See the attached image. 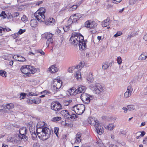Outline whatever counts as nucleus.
Returning a JSON list of instances; mask_svg holds the SVG:
<instances>
[{
	"mask_svg": "<svg viewBox=\"0 0 147 147\" xmlns=\"http://www.w3.org/2000/svg\"><path fill=\"white\" fill-rule=\"evenodd\" d=\"M89 88L94 94L99 96L103 95L105 88L103 85L99 84H91L89 85Z\"/></svg>",
	"mask_w": 147,
	"mask_h": 147,
	"instance_id": "f257e3e1",
	"label": "nucleus"
},
{
	"mask_svg": "<svg viewBox=\"0 0 147 147\" xmlns=\"http://www.w3.org/2000/svg\"><path fill=\"white\" fill-rule=\"evenodd\" d=\"M38 129H36L38 137L43 141L48 139L50 137L51 134L53 133L52 130L46 127L43 128L40 132H38Z\"/></svg>",
	"mask_w": 147,
	"mask_h": 147,
	"instance_id": "f03ea898",
	"label": "nucleus"
},
{
	"mask_svg": "<svg viewBox=\"0 0 147 147\" xmlns=\"http://www.w3.org/2000/svg\"><path fill=\"white\" fill-rule=\"evenodd\" d=\"M89 123L92 125H94L97 133L101 135L104 132V129L103 127L100 125L98 121L95 120V118L91 117L88 118V119Z\"/></svg>",
	"mask_w": 147,
	"mask_h": 147,
	"instance_id": "7ed1b4c3",
	"label": "nucleus"
},
{
	"mask_svg": "<svg viewBox=\"0 0 147 147\" xmlns=\"http://www.w3.org/2000/svg\"><path fill=\"white\" fill-rule=\"evenodd\" d=\"M20 70L22 73L27 74V75L28 76L30 74H33L36 71V69L33 67L28 65L22 66Z\"/></svg>",
	"mask_w": 147,
	"mask_h": 147,
	"instance_id": "20e7f679",
	"label": "nucleus"
},
{
	"mask_svg": "<svg viewBox=\"0 0 147 147\" xmlns=\"http://www.w3.org/2000/svg\"><path fill=\"white\" fill-rule=\"evenodd\" d=\"M40 11H37L34 14V16L38 21L40 22H44L45 21V16L44 14L46 12V9L44 8H41Z\"/></svg>",
	"mask_w": 147,
	"mask_h": 147,
	"instance_id": "39448f33",
	"label": "nucleus"
},
{
	"mask_svg": "<svg viewBox=\"0 0 147 147\" xmlns=\"http://www.w3.org/2000/svg\"><path fill=\"white\" fill-rule=\"evenodd\" d=\"M19 134H17L16 136L19 140H23L26 141L28 139V137L26 136L27 134V129L26 127H24L20 129L19 130Z\"/></svg>",
	"mask_w": 147,
	"mask_h": 147,
	"instance_id": "423d86ee",
	"label": "nucleus"
},
{
	"mask_svg": "<svg viewBox=\"0 0 147 147\" xmlns=\"http://www.w3.org/2000/svg\"><path fill=\"white\" fill-rule=\"evenodd\" d=\"M94 98L93 96L87 94L86 93H83L80 96V98L82 101L85 104H87L89 103L90 100H92Z\"/></svg>",
	"mask_w": 147,
	"mask_h": 147,
	"instance_id": "0eeeda50",
	"label": "nucleus"
},
{
	"mask_svg": "<svg viewBox=\"0 0 147 147\" xmlns=\"http://www.w3.org/2000/svg\"><path fill=\"white\" fill-rule=\"evenodd\" d=\"M85 107L82 104H77L74 105V112L78 115L82 114L85 110Z\"/></svg>",
	"mask_w": 147,
	"mask_h": 147,
	"instance_id": "6e6552de",
	"label": "nucleus"
},
{
	"mask_svg": "<svg viewBox=\"0 0 147 147\" xmlns=\"http://www.w3.org/2000/svg\"><path fill=\"white\" fill-rule=\"evenodd\" d=\"M84 66V64L82 62H80L79 65H77L75 67L76 69H78V71L76 73V75L75 76L77 80L79 81H81L82 80L81 78V74L79 71Z\"/></svg>",
	"mask_w": 147,
	"mask_h": 147,
	"instance_id": "1a4fd4ad",
	"label": "nucleus"
},
{
	"mask_svg": "<svg viewBox=\"0 0 147 147\" xmlns=\"http://www.w3.org/2000/svg\"><path fill=\"white\" fill-rule=\"evenodd\" d=\"M62 82L58 79L55 80L53 83V90L54 92H57L61 87Z\"/></svg>",
	"mask_w": 147,
	"mask_h": 147,
	"instance_id": "9d476101",
	"label": "nucleus"
},
{
	"mask_svg": "<svg viewBox=\"0 0 147 147\" xmlns=\"http://www.w3.org/2000/svg\"><path fill=\"white\" fill-rule=\"evenodd\" d=\"M51 108L55 111H58L62 109V107L58 102H53L51 104Z\"/></svg>",
	"mask_w": 147,
	"mask_h": 147,
	"instance_id": "9b49d317",
	"label": "nucleus"
},
{
	"mask_svg": "<svg viewBox=\"0 0 147 147\" xmlns=\"http://www.w3.org/2000/svg\"><path fill=\"white\" fill-rule=\"evenodd\" d=\"M78 35L79 36H81V37L82 38V39L81 38V40L82 41L81 42H79L78 44V46H79L80 50H84L86 47V42L84 40L83 36L80 33H79Z\"/></svg>",
	"mask_w": 147,
	"mask_h": 147,
	"instance_id": "f8f14e48",
	"label": "nucleus"
},
{
	"mask_svg": "<svg viewBox=\"0 0 147 147\" xmlns=\"http://www.w3.org/2000/svg\"><path fill=\"white\" fill-rule=\"evenodd\" d=\"M97 25V24L94 21L88 20L85 23V26L88 28H93L96 27Z\"/></svg>",
	"mask_w": 147,
	"mask_h": 147,
	"instance_id": "ddd939ff",
	"label": "nucleus"
},
{
	"mask_svg": "<svg viewBox=\"0 0 147 147\" xmlns=\"http://www.w3.org/2000/svg\"><path fill=\"white\" fill-rule=\"evenodd\" d=\"M61 114L65 118L69 119V120H70L71 119H72L73 117L72 115H74V114L70 115L67 110H62Z\"/></svg>",
	"mask_w": 147,
	"mask_h": 147,
	"instance_id": "4468645a",
	"label": "nucleus"
},
{
	"mask_svg": "<svg viewBox=\"0 0 147 147\" xmlns=\"http://www.w3.org/2000/svg\"><path fill=\"white\" fill-rule=\"evenodd\" d=\"M53 34L50 32H47L44 34V36L45 38L47 39V44L48 45L51 43H52L53 42V40L52 38Z\"/></svg>",
	"mask_w": 147,
	"mask_h": 147,
	"instance_id": "2eb2a0df",
	"label": "nucleus"
},
{
	"mask_svg": "<svg viewBox=\"0 0 147 147\" xmlns=\"http://www.w3.org/2000/svg\"><path fill=\"white\" fill-rule=\"evenodd\" d=\"M78 34L74 32V46H78V44L79 42H81L80 39L81 38L80 37L81 36H79L78 34Z\"/></svg>",
	"mask_w": 147,
	"mask_h": 147,
	"instance_id": "dca6fc26",
	"label": "nucleus"
},
{
	"mask_svg": "<svg viewBox=\"0 0 147 147\" xmlns=\"http://www.w3.org/2000/svg\"><path fill=\"white\" fill-rule=\"evenodd\" d=\"M44 23L47 25H53L55 23V21L54 19L53 18H50L44 22Z\"/></svg>",
	"mask_w": 147,
	"mask_h": 147,
	"instance_id": "f3484780",
	"label": "nucleus"
},
{
	"mask_svg": "<svg viewBox=\"0 0 147 147\" xmlns=\"http://www.w3.org/2000/svg\"><path fill=\"white\" fill-rule=\"evenodd\" d=\"M3 107H4V109H11L14 108V105L12 103L4 104Z\"/></svg>",
	"mask_w": 147,
	"mask_h": 147,
	"instance_id": "a211bd4d",
	"label": "nucleus"
},
{
	"mask_svg": "<svg viewBox=\"0 0 147 147\" xmlns=\"http://www.w3.org/2000/svg\"><path fill=\"white\" fill-rule=\"evenodd\" d=\"M45 123L43 122H39L37 124L36 128L37 129H38H38H40L41 130L43 128H45L44 126Z\"/></svg>",
	"mask_w": 147,
	"mask_h": 147,
	"instance_id": "6ab92c4d",
	"label": "nucleus"
},
{
	"mask_svg": "<svg viewBox=\"0 0 147 147\" xmlns=\"http://www.w3.org/2000/svg\"><path fill=\"white\" fill-rule=\"evenodd\" d=\"M87 80L89 83H92L94 80L92 75L91 72H90L87 78Z\"/></svg>",
	"mask_w": 147,
	"mask_h": 147,
	"instance_id": "aec40b11",
	"label": "nucleus"
},
{
	"mask_svg": "<svg viewBox=\"0 0 147 147\" xmlns=\"http://www.w3.org/2000/svg\"><path fill=\"white\" fill-rule=\"evenodd\" d=\"M37 24L38 23L35 19H32L30 21V25L32 27H36L37 25Z\"/></svg>",
	"mask_w": 147,
	"mask_h": 147,
	"instance_id": "412c9836",
	"label": "nucleus"
},
{
	"mask_svg": "<svg viewBox=\"0 0 147 147\" xmlns=\"http://www.w3.org/2000/svg\"><path fill=\"white\" fill-rule=\"evenodd\" d=\"M82 17V15L80 13L74 14V22H77Z\"/></svg>",
	"mask_w": 147,
	"mask_h": 147,
	"instance_id": "4be33fe9",
	"label": "nucleus"
},
{
	"mask_svg": "<svg viewBox=\"0 0 147 147\" xmlns=\"http://www.w3.org/2000/svg\"><path fill=\"white\" fill-rule=\"evenodd\" d=\"M68 123H65V125L67 126L68 127H72L73 125V121L72 119H71L70 120H69V119H68Z\"/></svg>",
	"mask_w": 147,
	"mask_h": 147,
	"instance_id": "5701e85b",
	"label": "nucleus"
},
{
	"mask_svg": "<svg viewBox=\"0 0 147 147\" xmlns=\"http://www.w3.org/2000/svg\"><path fill=\"white\" fill-rule=\"evenodd\" d=\"M49 70L51 73H55L57 71V68L55 65H53L49 69Z\"/></svg>",
	"mask_w": 147,
	"mask_h": 147,
	"instance_id": "b1692460",
	"label": "nucleus"
},
{
	"mask_svg": "<svg viewBox=\"0 0 147 147\" xmlns=\"http://www.w3.org/2000/svg\"><path fill=\"white\" fill-rule=\"evenodd\" d=\"M61 118L59 117H53L51 119L52 121L54 122L58 121L61 120Z\"/></svg>",
	"mask_w": 147,
	"mask_h": 147,
	"instance_id": "393cba45",
	"label": "nucleus"
},
{
	"mask_svg": "<svg viewBox=\"0 0 147 147\" xmlns=\"http://www.w3.org/2000/svg\"><path fill=\"white\" fill-rule=\"evenodd\" d=\"M74 20V15H71L69 19L68 20L67 22L68 24L67 25H69V24H70V26H71V24L73 22V20Z\"/></svg>",
	"mask_w": 147,
	"mask_h": 147,
	"instance_id": "a878e982",
	"label": "nucleus"
},
{
	"mask_svg": "<svg viewBox=\"0 0 147 147\" xmlns=\"http://www.w3.org/2000/svg\"><path fill=\"white\" fill-rule=\"evenodd\" d=\"M32 135V139L35 142H37V136L35 133L31 134Z\"/></svg>",
	"mask_w": 147,
	"mask_h": 147,
	"instance_id": "bb28decb",
	"label": "nucleus"
},
{
	"mask_svg": "<svg viewBox=\"0 0 147 147\" xmlns=\"http://www.w3.org/2000/svg\"><path fill=\"white\" fill-rule=\"evenodd\" d=\"M79 92H81L84 93V92L86 89V87L84 86H82L81 87L78 88Z\"/></svg>",
	"mask_w": 147,
	"mask_h": 147,
	"instance_id": "cd10ccee",
	"label": "nucleus"
},
{
	"mask_svg": "<svg viewBox=\"0 0 147 147\" xmlns=\"http://www.w3.org/2000/svg\"><path fill=\"white\" fill-rule=\"evenodd\" d=\"M0 75L3 77H6V72L3 70H0Z\"/></svg>",
	"mask_w": 147,
	"mask_h": 147,
	"instance_id": "c85d7f7f",
	"label": "nucleus"
},
{
	"mask_svg": "<svg viewBox=\"0 0 147 147\" xmlns=\"http://www.w3.org/2000/svg\"><path fill=\"white\" fill-rule=\"evenodd\" d=\"M72 88H70L68 90L67 94L68 96L72 95L74 94V92L72 91Z\"/></svg>",
	"mask_w": 147,
	"mask_h": 147,
	"instance_id": "c756f323",
	"label": "nucleus"
},
{
	"mask_svg": "<svg viewBox=\"0 0 147 147\" xmlns=\"http://www.w3.org/2000/svg\"><path fill=\"white\" fill-rule=\"evenodd\" d=\"M82 3V1H80L78 2V3H76V4H74V9H76L79 6L80 4Z\"/></svg>",
	"mask_w": 147,
	"mask_h": 147,
	"instance_id": "7c9ffc66",
	"label": "nucleus"
},
{
	"mask_svg": "<svg viewBox=\"0 0 147 147\" xmlns=\"http://www.w3.org/2000/svg\"><path fill=\"white\" fill-rule=\"evenodd\" d=\"M21 20L23 22L25 23L28 21V19L25 15H24L21 18Z\"/></svg>",
	"mask_w": 147,
	"mask_h": 147,
	"instance_id": "2f4dec72",
	"label": "nucleus"
},
{
	"mask_svg": "<svg viewBox=\"0 0 147 147\" xmlns=\"http://www.w3.org/2000/svg\"><path fill=\"white\" fill-rule=\"evenodd\" d=\"M114 127V126L113 124H110L107 126V128L110 130H112Z\"/></svg>",
	"mask_w": 147,
	"mask_h": 147,
	"instance_id": "473e14b6",
	"label": "nucleus"
},
{
	"mask_svg": "<svg viewBox=\"0 0 147 147\" xmlns=\"http://www.w3.org/2000/svg\"><path fill=\"white\" fill-rule=\"evenodd\" d=\"M7 16L5 12L4 11H2L1 13L0 14V17H1L3 19L5 18Z\"/></svg>",
	"mask_w": 147,
	"mask_h": 147,
	"instance_id": "72a5a7b5",
	"label": "nucleus"
},
{
	"mask_svg": "<svg viewBox=\"0 0 147 147\" xmlns=\"http://www.w3.org/2000/svg\"><path fill=\"white\" fill-rule=\"evenodd\" d=\"M70 27V24H69V25H67L66 26H64L63 28V30L65 32H67L69 30V29Z\"/></svg>",
	"mask_w": 147,
	"mask_h": 147,
	"instance_id": "f704fd0d",
	"label": "nucleus"
},
{
	"mask_svg": "<svg viewBox=\"0 0 147 147\" xmlns=\"http://www.w3.org/2000/svg\"><path fill=\"white\" fill-rule=\"evenodd\" d=\"M127 107V110L128 109L129 111L133 110L135 109L134 106L133 105H128Z\"/></svg>",
	"mask_w": 147,
	"mask_h": 147,
	"instance_id": "c9c22d12",
	"label": "nucleus"
},
{
	"mask_svg": "<svg viewBox=\"0 0 147 147\" xmlns=\"http://www.w3.org/2000/svg\"><path fill=\"white\" fill-rule=\"evenodd\" d=\"M146 59L145 56L144 55L141 54L139 57V59L140 60H144Z\"/></svg>",
	"mask_w": 147,
	"mask_h": 147,
	"instance_id": "e433bc0d",
	"label": "nucleus"
},
{
	"mask_svg": "<svg viewBox=\"0 0 147 147\" xmlns=\"http://www.w3.org/2000/svg\"><path fill=\"white\" fill-rule=\"evenodd\" d=\"M131 93L129 92L126 91L124 93V96L126 98H127L130 96L131 95Z\"/></svg>",
	"mask_w": 147,
	"mask_h": 147,
	"instance_id": "4c0bfd02",
	"label": "nucleus"
},
{
	"mask_svg": "<svg viewBox=\"0 0 147 147\" xmlns=\"http://www.w3.org/2000/svg\"><path fill=\"white\" fill-rule=\"evenodd\" d=\"M59 128L58 127H55L54 129V133L57 136H58L59 133Z\"/></svg>",
	"mask_w": 147,
	"mask_h": 147,
	"instance_id": "58836bf2",
	"label": "nucleus"
},
{
	"mask_svg": "<svg viewBox=\"0 0 147 147\" xmlns=\"http://www.w3.org/2000/svg\"><path fill=\"white\" fill-rule=\"evenodd\" d=\"M31 134L35 133V128L34 127H31L29 128Z\"/></svg>",
	"mask_w": 147,
	"mask_h": 147,
	"instance_id": "ea45409f",
	"label": "nucleus"
},
{
	"mask_svg": "<svg viewBox=\"0 0 147 147\" xmlns=\"http://www.w3.org/2000/svg\"><path fill=\"white\" fill-rule=\"evenodd\" d=\"M18 61H24L26 60L25 59L24 57L21 56L18 59H16Z\"/></svg>",
	"mask_w": 147,
	"mask_h": 147,
	"instance_id": "a19ab883",
	"label": "nucleus"
},
{
	"mask_svg": "<svg viewBox=\"0 0 147 147\" xmlns=\"http://www.w3.org/2000/svg\"><path fill=\"white\" fill-rule=\"evenodd\" d=\"M127 90V91L131 93L133 91V88H132L131 85H129L128 86Z\"/></svg>",
	"mask_w": 147,
	"mask_h": 147,
	"instance_id": "79ce46f5",
	"label": "nucleus"
},
{
	"mask_svg": "<svg viewBox=\"0 0 147 147\" xmlns=\"http://www.w3.org/2000/svg\"><path fill=\"white\" fill-rule=\"evenodd\" d=\"M73 33H72V36L70 37V39L69 40V42L71 43V45H73V42H74V37L73 36Z\"/></svg>",
	"mask_w": 147,
	"mask_h": 147,
	"instance_id": "37998d69",
	"label": "nucleus"
},
{
	"mask_svg": "<svg viewBox=\"0 0 147 147\" xmlns=\"http://www.w3.org/2000/svg\"><path fill=\"white\" fill-rule=\"evenodd\" d=\"M117 62L119 65H120L122 63V59L120 57H119L117 58Z\"/></svg>",
	"mask_w": 147,
	"mask_h": 147,
	"instance_id": "c03bdc74",
	"label": "nucleus"
},
{
	"mask_svg": "<svg viewBox=\"0 0 147 147\" xmlns=\"http://www.w3.org/2000/svg\"><path fill=\"white\" fill-rule=\"evenodd\" d=\"M140 133H141V134L140 135V136H141V137H143L145 134L146 133L144 131H142V132L139 131L138 132L136 133V135L138 134H140Z\"/></svg>",
	"mask_w": 147,
	"mask_h": 147,
	"instance_id": "a18cd8bd",
	"label": "nucleus"
},
{
	"mask_svg": "<svg viewBox=\"0 0 147 147\" xmlns=\"http://www.w3.org/2000/svg\"><path fill=\"white\" fill-rule=\"evenodd\" d=\"M122 34V32L119 31L116 34L114 35V36L115 37H117L121 35Z\"/></svg>",
	"mask_w": 147,
	"mask_h": 147,
	"instance_id": "49530a36",
	"label": "nucleus"
},
{
	"mask_svg": "<svg viewBox=\"0 0 147 147\" xmlns=\"http://www.w3.org/2000/svg\"><path fill=\"white\" fill-rule=\"evenodd\" d=\"M79 91V90L78 88L77 89L74 88V95L75 94L76 95L77 94L80 93L81 92H80Z\"/></svg>",
	"mask_w": 147,
	"mask_h": 147,
	"instance_id": "de8ad7c7",
	"label": "nucleus"
},
{
	"mask_svg": "<svg viewBox=\"0 0 147 147\" xmlns=\"http://www.w3.org/2000/svg\"><path fill=\"white\" fill-rule=\"evenodd\" d=\"M81 133L80 132H78V134L76 135V136L75 138L77 139H80L81 137Z\"/></svg>",
	"mask_w": 147,
	"mask_h": 147,
	"instance_id": "09e8293b",
	"label": "nucleus"
},
{
	"mask_svg": "<svg viewBox=\"0 0 147 147\" xmlns=\"http://www.w3.org/2000/svg\"><path fill=\"white\" fill-rule=\"evenodd\" d=\"M102 68L104 70H106L107 69H108V65L106 64H104V65H102Z\"/></svg>",
	"mask_w": 147,
	"mask_h": 147,
	"instance_id": "8fccbe9b",
	"label": "nucleus"
},
{
	"mask_svg": "<svg viewBox=\"0 0 147 147\" xmlns=\"http://www.w3.org/2000/svg\"><path fill=\"white\" fill-rule=\"evenodd\" d=\"M26 93H22L20 94V99H24L26 97Z\"/></svg>",
	"mask_w": 147,
	"mask_h": 147,
	"instance_id": "3c124183",
	"label": "nucleus"
},
{
	"mask_svg": "<svg viewBox=\"0 0 147 147\" xmlns=\"http://www.w3.org/2000/svg\"><path fill=\"white\" fill-rule=\"evenodd\" d=\"M37 52L40 53V54L43 55H45V53L41 49L37 50Z\"/></svg>",
	"mask_w": 147,
	"mask_h": 147,
	"instance_id": "603ef678",
	"label": "nucleus"
},
{
	"mask_svg": "<svg viewBox=\"0 0 147 147\" xmlns=\"http://www.w3.org/2000/svg\"><path fill=\"white\" fill-rule=\"evenodd\" d=\"M76 140L74 142V143H76L77 144L80 143L81 141V139H77L75 138Z\"/></svg>",
	"mask_w": 147,
	"mask_h": 147,
	"instance_id": "864d4df0",
	"label": "nucleus"
},
{
	"mask_svg": "<svg viewBox=\"0 0 147 147\" xmlns=\"http://www.w3.org/2000/svg\"><path fill=\"white\" fill-rule=\"evenodd\" d=\"M26 30H22V29H20L19 31L18 32V33L19 34H21L23 33Z\"/></svg>",
	"mask_w": 147,
	"mask_h": 147,
	"instance_id": "5fc2aeb1",
	"label": "nucleus"
},
{
	"mask_svg": "<svg viewBox=\"0 0 147 147\" xmlns=\"http://www.w3.org/2000/svg\"><path fill=\"white\" fill-rule=\"evenodd\" d=\"M68 71L69 72L72 73L73 71V67H70L69 68L68 70Z\"/></svg>",
	"mask_w": 147,
	"mask_h": 147,
	"instance_id": "6e6d98bb",
	"label": "nucleus"
},
{
	"mask_svg": "<svg viewBox=\"0 0 147 147\" xmlns=\"http://www.w3.org/2000/svg\"><path fill=\"white\" fill-rule=\"evenodd\" d=\"M122 0H114L113 3L115 4H117L120 2Z\"/></svg>",
	"mask_w": 147,
	"mask_h": 147,
	"instance_id": "4d7b16f0",
	"label": "nucleus"
},
{
	"mask_svg": "<svg viewBox=\"0 0 147 147\" xmlns=\"http://www.w3.org/2000/svg\"><path fill=\"white\" fill-rule=\"evenodd\" d=\"M13 15L14 17H16L19 15V13L18 12H15L13 14Z\"/></svg>",
	"mask_w": 147,
	"mask_h": 147,
	"instance_id": "13d9d810",
	"label": "nucleus"
},
{
	"mask_svg": "<svg viewBox=\"0 0 147 147\" xmlns=\"http://www.w3.org/2000/svg\"><path fill=\"white\" fill-rule=\"evenodd\" d=\"M33 145V147H38V143L37 142H35Z\"/></svg>",
	"mask_w": 147,
	"mask_h": 147,
	"instance_id": "bf43d9fd",
	"label": "nucleus"
},
{
	"mask_svg": "<svg viewBox=\"0 0 147 147\" xmlns=\"http://www.w3.org/2000/svg\"><path fill=\"white\" fill-rule=\"evenodd\" d=\"M109 23L108 22H106V23H104V24L102 25V26L103 27H105L109 25Z\"/></svg>",
	"mask_w": 147,
	"mask_h": 147,
	"instance_id": "052dcab7",
	"label": "nucleus"
},
{
	"mask_svg": "<svg viewBox=\"0 0 147 147\" xmlns=\"http://www.w3.org/2000/svg\"><path fill=\"white\" fill-rule=\"evenodd\" d=\"M127 133V132L123 130L120 132V133L121 134H123V135H125Z\"/></svg>",
	"mask_w": 147,
	"mask_h": 147,
	"instance_id": "680f3d73",
	"label": "nucleus"
},
{
	"mask_svg": "<svg viewBox=\"0 0 147 147\" xmlns=\"http://www.w3.org/2000/svg\"><path fill=\"white\" fill-rule=\"evenodd\" d=\"M143 143L144 144H146L147 143V137H146L143 140Z\"/></svg>",
	"mask_w": 147,
	"mask_h": 147,
	"instance_id": "e2e57ef3",
	"label": "nucleus"
},
{
	"mask_svg": "<svg viewBox=\"0 0 147 147\" xmlns=\"http://www.w3.org/2000/svg\"><path fill=\"white\" fill-rule=\"evenodd\" d=\"M122 109L123 110H124V112L125 113H126L127 112V109L125 107H123L122 108Z\"/></svg>",
	"mask_w": 147,
	"mask_h": 147,
	"instance_id": "0e129e2a",
	"label": "nucleus"
},
{
	"mask_svg": "<svg viewBox=\"0 0 147 147\" xmlns=\"http://www.w3.org/2000/svg\"><path fill=\"white\" fill-rule=\"evenodd\" d=\"M28 95L30 96H33L34 95V93L32 92H29L28 93Z\"/></svg>",
	"mask_w": 147,
	"mask_h": 147,
	"instance_id": "69168bd1",
	"label": "nucleus"
},
{
	"mask_svg": "<svg viewBox=\"0 0 147 147\" xmlns=\"http://www.w3.org/2000/svg\"><path fill=\"white\" fill-rule=\"evenodd\" d=\"M4 109V107H3V104L2 105H0V110H3Z\"/></svg>",
	"mask_w": 147,
	"mask_h": 147,
	"instance_id": "338daca9",
	"label": "nucleus"
},
{
	"mask_svg": "<svg viewBox=\"0 0 147 147\" xmlns=\"http://www.w3.org/2000/svg\"><path fill=\"white\" fill-rule=\"evenodd\" d=\"M47 93H48V92L47 91L45 90V91H44L43 92H41V93L42 94H47Z\"/></svg>",
	"mask_w": 147,
	"mask_h": 147,
	"instance_id": "774afa93",
	"label": "nucleus"
}]
</instances>
